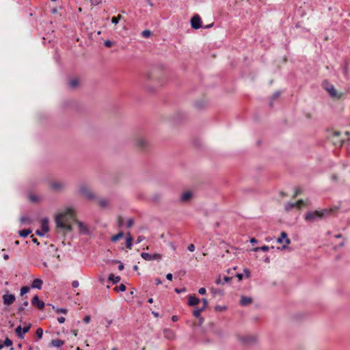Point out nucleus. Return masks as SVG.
I'll use <instances>...</instances> for the list:
<instances>
[{
  "label": "nucleus",
  "instance_id": "f257e3e1",
  "mask_svg": "<svg viewBox=\"0 0 350 350\" xmlns=\"http://www.w3.org/2000/svg\"><path fill=\"white\" fill-rule=\"evenodd\" d=\"M75 211L72 208H67L65 211L59 213L55 217V224L57 228L71 231L72 227L70 221L75 219Z\"/></svg>",
  "mask_w": 350,
  "mask_h": 350
},
{
  "label": "nucleus",
  "instance_id": "f03ea898",
  "mask_svg": "<svg viewBox=\"0 0 350 350\" xmlns=\"http://www.w3.org/2000/svg\"><path fill=\"white\" fill-rule=\"evenodd\" d=\"M334 211L333 208H324L320 211H314L308 212L305 215V220L310 222H313L319 219H322L323 217L330 215Z\"/></svg>",
  "mask_w": 350,
  "mask_h": 350
},
{
  "label": "nucleus",
  "instance_id": "7ed1b4c3",
  "mask_svg": "<svg viewBox=\"0 0 350 350\" xmlns=\"http://www.w3.org/2000/svg\"><path fill=\"white\" fill-rule=\"evenodd\" d=\"M323 88L327 91L331 97L336 98H340L341 97V94L337 92L336 90L332 84L325 81L323 83Z\"/></svg>",
  "mask_w": 350,
  "mask_h": 350
},
{
  "label": "nucleus",
  "instance_id": "20e7f679",
  "mask_svg": "<svg viewBox=\"0 0 350 350\" xmlns=\"http://www.w3.org/2000/svg\"><path fill=\"white\" fill-rule=\"evenodd\" d=\"M141 256L143 259L147 261L154 260H160L161 258V255L160 254H150L146 252H142L141 254Z\"/></svg>",
  "mask_w": 350,
  "mask_h": 350
},
{
  "label": "nucleus",
  "instance_id": "39448f33",
  "mask_svg": "<svg viewBox=\"0 0 350 350\" xmlns=\"http://www.w3.org/2000/svg\"><path fill=\"white\" fill-rule=\"evenodd\" d=\"M191 25L194 29H198L202 27V21L199 15H194L191 19Z\"/></svg>",
  "mask_w": 350,
  "mask_h": 350
},
{
  "label": "nucleus",
  "instance_id": "423d86ee",
  "mask_svg": "<svg viewBox=\"0 0 350 350\" xmlns=\"http://www.w3.org/2000/svg\"><path fill=\"white\" fill-rule=\"evenodd\" d=\"M80 193L88 199L94 198V195L91 192L88 187L85 185H81L79 188Z\"/></svg>",
  "mask_w": 350,
  "mask_h": 350
},
{
  "label": "nucleus",
  "instance_id": "0eeeda50",
  "mask_svg": "<svg viewBox=\"0 0 350 350\" xmlns=\"http://www.w3.org/2000/svg\"><path fill=\"white\" fill-rule=\"evenodd\" d=\"M304 204V201L303 200H299L296 202H288L285 205V209L286 211H289L293 208H300Z\"/></svg>",
  "mask_w": 350,
  "mask_h": 350
},
{
  "label": "nucleus",
  "instance_id": "6e6552de",
  "mask_svg": "<svg viewBox=\"0 0 350 350\" xmlns=\"http://www.w3.org/2000/svg\"><path fill=\"white\" fill-rule=\"evenodd\" d=\"M30 327H31L30 324L27 325V326H25L24 327H22L21 325L18 326L16 328V333L17 336H18V338H20L21 339L24 338L25 334H26L27 332H29Z\"/></svg>",
  "mask_w": 350,
  "mask_h": 350
},
{
  "label": "nucleus",
  "instance_id": "1a4fd4ad",
  "mask_svg": "<svg viewBox=\"0 0 350 350\" xmlns=\"http://www.w3.org/2000/svg\"><path fill=\"white\" fill-rule=\"evenodd\" d=\"M2 299L5 306L12 305L16 300V297L13 294H5L2 296Z\"/></svg>",
  "mask_w": 350,
  "mask_h": 350
},
{
  "label": "nucleus",
  "instance_id": "9d476101",
  "mask_svg": "<svg viewBox=\"0 0 350 350\" xmlns=\"http://www.w3.org/2000/svg\"><path fill=\"white\" fill-rule=\"evenodd\" d=\"M284 240L286 244L282 246V248L285 249L290 244L291 241L288 238L286 232H282L280 234V237L279 238H278V239H277V242L279 243H282Z\"/></svg>",
  "mask_w": 350,
  "mask_h": 350
},
{
  "label": "nucleus",
  "instance_id": "9b49d317",
  "mask_svg": "<svg viewBox=\"0 0 350 350\" xmlns=\"http://www.w3.org/2000/svg\"><path fill=\"white\" fill-rule=\"evenodd\" d=\"M31 304L40 310L44 308L45 304L44 301L40 300L39 297L38 295H35L31 299Z\"/></svg>",
  "mask_w": 350,
  "mask_h": 350
},
{
  "label": "nucleus",
  "instance_id": "f8f14e48",
  "mask_svg": "<svg viewBox=\"0 0 350 350\" xmlns=\"http://www.w3.org/2000/svg\"><path fill=\"white\" fill-rule=\"evenodd\" d=\"M29 305L28 300L27 297L22 299V303L21 306L17 309V314H25L26 312L25 310V307H27Z\"/></svg>",
  "mask_w": 350,
  "mask_h": 350
},
{
  "label": "nucleus",
  "instance_id": "ddd939ff",
  "mask_svg": "<svg viewBox=\"0 0 350 350\" xmlns=\"http://www.w3.org/2000/svg\"><path fill=\"white\" fill-rule=\"evenodd\" d=\"M50 187L52 189L59 191L64 188L65 184L63 182L55 181L50 183Z\"/></svg>",
  "mask_w": 350,
  "mask_h": 350
},
{
  "label": "nucleus",
  "instance_id": "4468645a",
  "mask_svg": "<svg viewBox=\"0 0 350 350\" xmlns=\"http://www.w3.org/2000/svg\"><path fill=\"white\" fill-rule=\"evenodd\" d=\"M3 347H9L10 350H14L12 340H10L8 337H6L3 342L0 340V350H1Z\"/></svg>",
  "mask_w": 350,
  "mask_h": 350
},
{
  "label": "nucleus",
  "instance_id": "2eb2a0df",
  "mask_svg": "<svg viewBox=\"0 0 350 350\" xmlns=\"http://www.w3.org/2000/svg\"><path fill=\"white\" fill-rule=\"evenodd\" d=\"M200 302V299L196 297L195 295H189L188 304L190 306H195L198 304Z\"/></svg>",
  "mask_w": 350,
  "mask_h": 350
},
{
  "label": "nucleus",
  "instance_id": "dca6fc26",
  "mask_svg": "<svg viewBox=\"0 0 350 350\" xmlns=\"http://www.w3.org/2000/svg\"><path fill=\"white\" fill-rule=\"evenodd\" d=\"M42 284L43 281L41 279L36 278L33 280L31 287L33 288L41 289Z\"/></svg>",
  "mask_w": 350,
  "mask_h": 350
},
{
  "label": "nucleus",
  "instance_id": "f3484780",
  "mask_svg": "<svg viewBox=\"0 0 350 350\" xmlns=\"http://www.w3.org/2000/svg\"><path fill=\"white\" fill-rule=\"evenodd\" d=\"M133 239L131 233L128 232L126 234V247L127 249L131 250L132 246H133Z\"/></svg>",
  "mask_w": 350,
  "mask_h": 350
},
{
  "label": "nucleus",
  "instance_id": "a211bd4d",
  "mask_svg": "<svg viewBox=\"0 0 350 350\" xmlns=\"http://www.w3.org/2000/svg\"><path fill=\"white\" fill-rule=\"evenodd\" d=\"M64 345V341L61 339L57 338V339L52 340L51 342H50L49 345L51 347H61Z\"/></svg>",
  "mask_w": 350,
  "mask_h": 350
},
{
  "label": "nucleus",
  "instance_id": "6ab92c4d",
  "mask_svg": "<svg viewBox=\"0 0 350 350\" xmlns=\"http://www.w3.org/2000/svg\"><path fill=\"white\" fill-rule=\"evenodd\" d=\"M41 230L44 233H46L49 230V221L47 219H43L41 221Z\"/></svg>",
  "mask_w": 350,
  "mask_h": 350
},
{
  "label": "nucleus",
  "instance_id": "aec40b11",
  "mask_svg": "<svg viewBox=\"0 0 350 350\" xmlns=\"http://www.w3.org/2000/svg\"><path fill=\"white\" fill-rule=\"evenodd\" d=\"M192 194L190 191H186L182 193L180 196V201L185 202L189 201L191 198Z\"/></svg>",
  "mask_w": 350,
  "mask_h": 350
},
{
  "label": "nucleus",
  "instance_id": "412c9836",
  "mask_svg": "<svg viewBox=\"0 0 350 350\" xmlns=\"http://www.w3.org/2000/svg\"><path fill=\"white\" fill-rule=\"evenodd\" d=\"M252 299L249 297L242 296L240 300V304L243 306H247L251 304Z\"/></svg>",
  "mask_w": 350,
  "mask_h": 350
},
{
  "label": "nucleus",
  "instance_id": "4be33fe9",
  "mask_svg": "<svg viewBox=\"0 0 350 350\" xmlns=\"http://www.w3.org/2000/svg\"><path fill=\"white\" fill-rule=\"evenodd\" d=\"M77 224L78 225L80 232H83L85 234L88 233V228L83 223H82L81 221H77Z\"/></svg>",
  "mask_w": 350,
  "mask_h": 350
},
{
  "label": "nucleus",
  "instance_id": "5701e85b",
  "mask_svg": "<svg viewBox=\"0 0 350 350\" xmlns=\"http://www.w3.org/2000/svg\"><path fill=\"white\" fill-rule=\"evenodd\" d=\"M147 144L146 141L143 138H139L136 139V146L139 148H144Z\"/></svg>",
  "mask_w": 350,
  "mask_h": 350
},
{
  "label": "nucleus",
  "instance_id": "b1692460",
  "mask_svg": "<svg viewBox=\"0 0 350 350\" xmlns=\"http://www.w3.org/2000/svg\"><path fill=\"white\" fill-rule=\"evenodd\" d=\"M243 342L249 344L256 341V338L254 336H246L241 338Z\"/></svg>",
  "mask_w": 350,
  "mask_h": 350
},
{
  "label": "nucleus",
  "instance_id": "393cba45",
  "mask_svg": "<svg viewBox=\"0 0 350 350\" xmlns=\"http://www.w3.org/2000/svg\"><path fill=\"white\" fill-rule=\"evenodd\" d=\"M79 85V81L77 79H72L69 81L68 85L70 88L74 89Z\"/></svg>",
  "mask_w": 350,
  "mask_h": 350
},
{
  "label": "nucleus",
  "instance_id": "a878e982",
  "mask_svg": "<svg viewBox=\"0 0 350 350\" xmlns=\"http://www.w3.org/2000/svg\"><path fill=\"white\" fill-rule=\"evenodd\" d=\"M109 280L111 281L113 284H116L120 282V276H115L113 274L111 273L109 275Z\"/></svg>",
  "mask_w": 350,
  "mask_h": 350
},
{
  "label": "nucleus",
  "instance_id": "bb28decb",
  "mask_svg": "<svg viewBox=\"0 0 350 350\" xmlns=\"http://www.w3.org/2000/svg\"><path fill=\"white\" fill-rule=\"evenodd\" d=\"M123 236H124V233L122 232H120L117 234L112 236L111 238V241L112 242H116L118 240H120Z\"/></svg>",
  "mask_w": 350,
  "mask_h": 350
},
{
  "label": "nucleus",
  "instance_id": "cd10ccee",
  "mask_svg": "<svg viewBox=\"0 0 350 350\" xmlns=\"http://www.w3.org/2000/svg\"><path fill=\"white\" fill-rule=\"evenodd\" d=\"M31 232V230L30 229H23V230L19 231V235L22 237H26Z\"/></svg>",
  "mask_w": 350,
  "mask_h": 350
},
{
  "label": "nucleus",
  "instance_id": "c85d7f7f",
  "mask_svg": "<svg viewBox=\"0 0 350 350\" xmlns=\"http://www.w3.org/2000/svg\"><path fill=\"white\" fill-rule=\"evenodd\" d=\"M204 310V308H197L193 311V315L198 318L200 316L201 312Z\"/></svg>",
  "mask_w": 350,
  "mask_h": 350
},
{
  "label": "nucleus",
  "instance_id": "c756f323",
  "mask_svg": "<svg viewBox=\"0 0 350 350\" xmlns=\"http://www.w3.org/2000/svg\"><path fill=\"white\" fill-rule=\"evenodd\" d=\"M53 309L57 313H63L66 314L68 310L66 308H55L54 306H52Z\"/></svg>",
  "mask_w": 350,
  "mask_h": 350
},
{
  "label": "nucleus",
  "instance_id": "7c9ffc66",
  "mask_svg": "<svg viewBox=\"0 0 350 350\" xmlns=\"http://www.w3.org/2000/svg\"><path fill=\"white\" fill-rule=\"evenodd\" d=\"M98 204L102 208H105L108 206L109 202L106 199H101L98 201Z\"/></svg>",
  "mask_w": 350,
  "mask_h": 350
},
{
  "label": "nucleus",
  "instance_id": "2f4dec72",
  "mask_svg": "<svg viewBox=\"0 0 350 350\" xmlns=\"http://www.w3.org/2000/svg\"><path fill=\"white\" fill-rule=\"evenodd\" d=\"M122 17L120 14H118L117 16H113L111 18V23L115 25H117L119 23V21L122 19Z\"/></svg>",
  "mask_w": 350,
  "mask_h": 350
},
{
  "label": "nucleus",
  "instance_id": "473e14b6",
  "mask_svg": "<svg viewBox=\"0 0 350 350\" xmlns=\"http://www.w3.org/2000/svg\"><path fill=\"white\" fill-rule=\"evenodd\" d=\"M30 288L29 286H23L21 288V295L23 296L25 294L27 293L29 291Z\"/></svg>",
  "mask_w": 350,
  "mask_h": 350
},
{
  "label": "nucleus",
  "instance_id": "72a5a7b5",
  "mask_svg": "<svg viewBox=\"0 0 350 350\" xmlns=\"http://www.w3.org/2000/svg\"><path fill=\"white\" fill-rule=\"evenodd\" d=\"M269 247H268V246H267V245H263V246H262V247H256V248H254V251H255V252H258V251H259V250H262V251H263V252H267V251H268V250H269Z\"/></svg>",
  "mask_w": 350,
  "mask_h": 350
},
{
  "label": "nucleus",
  "instance_id": "f704fd0d",
  "mask_svg": "<svg viewBox=\"0 0 350 350\" xmlns=\"http://www.w3.org/2000/svg\"><path fill=\"white\" fill-rule=\"evenodd\" d=\"M36 336L38 337V339H40L42 336V334H43V330L42 328L39 327L36 329Z\"/></svg>",
  "mask_w": 350,
  "mask_h": 350
},
{
  "label": "nucleus",
  "instance_id": "c9c22d12",
  "mask_svg": "<svg viewBox=\"0 0 350 350\" xmlns=\"http://www.w3.org/2000/svg\"><path fill=\"white\" fill-rule=\"evenodd\" d=\"M21 221L22 223H28L29 224V223H30L31 221H30V219H29V217H27V216H23V217H21Z\"/></svg>",
  "mask_w": 350,
  "mask_h": 350
},
{
  "label": "nucleus",
  "instance_id": "e433bc0d",
  "mask_svg": "<svg viewBox=\"0 0 350 350\" xmlns=\"http://www.w3.org/2000/svg\"><path fill=\"white\" fill-rule=\"evenodd\" d=\"M142 36L144 38H148L151 35V31L150 30H144L142 33Z\"/></svg>",
  "mask_w": 350,
  "mask_h": 350
},
{
  "label": "nucleus",
  "instance_id": "4c0bfd02",
  "mask_svg": "<svg viewBox=\"0 0 350 350\" xmlns=\"http://www.w3.org/2000/svg\"><path fill=\"white\" fill-rule=\"evenodd\" d=\"M118 224L119 227H122L124 225V219L121 216L118 218Z\"/></svg>",
  "mask_w": 350,
  "mask_h": 350
},
{
  "label": "nucleus",
  "instance_id": "58836bf2",
  "mask_svg": "<svg viewBox=\"0 0 350 350\" xmlns=\"http://www.w3.org/2000/svg\"><path fill=\"white\" fill-rule=\"evenodd\" d=\"M113 44V43L109 40H105V45L107 46V47H111L112 46Z\"/></svg>",
  "mask_w": 350,
  "mask_h": 350
},
{
  "label": "nucleus",
  "instance_id": "ea45409f",
  "mask_svg": "<svg viewBox=\"0 0 350 350\" xmlns=\"http://www.w3.org/2000/svg\"><path fill=\"white\" fill-rule=\"evenodd\" d=\"M301 193V190L300 188H296L295 191V193L293 195V198H295L298 195H299Z\"/></svg>",
  "mask_w": 350,
  "mask_h": 350
},
{
  "label": "nucleus",
  "instance_id": "a19ab883",
  "mask_svg": "<svg viewBox=\"0 0 350 350\" xmlns=\"http://www.w3.org/2000/svg\"><path fill=\"white\" fill-rule=\"evenodd\" d=\"M202 301L203 306L201 308H204V310L208 305V300L205 298H203L202 299Z\"/></svg>",
  "mask_w": 350,
  "mask_h": 350
},
{
  "label": "nucleus",
  "instance_id": "79ce46f5",
  "mask_svg": "<svg viewBox=\"0 0 350 350\" xmlns=\"http://www.w3.org/2000/svg\"><path fill=\"white\" fill-rule=\"evenodd\" d=\"M118 288V287L115 288V290H116ZM118 289L120 291H124L126 290V286L123 284H121L119 286H118Z\"/></svg>",
  "mask_w": 350,
  "mask_h": 350
},
{
  "label": "nucleus",
  "instance_id": "37998d69",
  "mask_svg": "<svg viewBox=\"0 0 350 350\" xmlns=\"http://www.w3.org/2000/svg\"><path fill=\"white\" fill-rule=\"evenodd\" d=\"M133 219H129L128 221H127V227L128 228H131L133 225Z\"/></svg>",
  "mask_w": 350,
  "mask_h": 350
},
{
  "label": "nucleus",
  "instance_id": "c03bdc74",
  "mask_svg": "<svg viewBox=\"0 0 350 350\" xmlns=\"http://www.w3.org/2000/svg\"><path fill=\"white\" fill-rule=\"evenodd\" d=\"M90 319H91L90 316V315H87V316H85V317H84V319H83V321H84V323H90Z\"/></svg>",
  "mask_w": 350,
  "mask_h": 350
},
{
  "label": "nucleus",
  "instance_id": "a18cd8bd",
  "mask_svg": "<svg viewBox=\"0 0 350 350\" xmlns=\"http://www.w3.org/2000/svg\"><path fill=\"white\" fill-rule=\"evenodd\" d=\"M206 288H204V287H202L200 288L199 290H198V293L200 294V295H204L206 293Z\"/></svg>",
  "mask_w": 350,
  "mask_h": 350
},
{
  "label": "nucleus",
  "instance_id": "49530a36",
  "mask_svg": "<svg viewBox=\"0 0 350 350\" xmlns=\"http://www.w3.org/2000/svg\"><path fill=\"white\" fill-rule=\"evenodd\" d=\"M187 249L190 252H193L195 250V245L193 244H190L188 245Z\"/></svg>",
  "mask_w": 350,
  "mask_h": 350
},
{
  "label": "nucleus",
  "instance_id": "de8ad7c7",
  "mask_svg": "<svg viewBox=\"0 0 350 350\" xmlns=\"http://www.w3.org/2000/svg\"><path fill=\"white\" fill-rule=\"evenodd\" d=\"M145 239L144 236H139L137 239V243H139Z\"/></svg>",
  "mask_w": 350,
  "mask_h": 350
},
{
  "label": "nucleus",
  "instance_id": "09e8293b",
  "mask_svg": "<svg viewBox=\"0 0 350 350\" xmlns=\"http://www.w3.org/2000/svg\"><path fill=\"white\" fill-rule=\"evenodd\" d=\"M91 1V3L92 5H98L102 0H90Z\"/></svg>",
  "mask_w": 350,
  "mask_h": 350
},
{
  "label": "nucleus",
  "instance_id": "8fccbe9b",
  "mask_svg": "<svg viewBox=\"0 0 350 350\" xmlns=\"http://www.w3.org/2000/svg\"><path fill=\"white\" fill-rule=\"evenodd\" d=\"M79 282H78L77 280H74V281L72 282V286L73 288H77V287H78V286H79Z\"/></svg>",
  "mask_w": 350,
  "mask_h": 350
},
{
  "label": "nucleus",
  "instance_id": "3c124183",
  "mask_svg": "<svg viewBox=\"0 0 350 350\" xmlns=\"http://www.w3.org/2000/svg\"><path fill=\"white\" fill-rule=\"evenodd\" d=\"M57 321L59 323H64L66 321L65 318L64 317H60L57 318Z\"/></svg>",
  "mask_w": 350,
  "mask_h": 350
},
{
  "label": "nucleus",
  "instance_id": "603ef678",
  "mask_svg": "<svg viewBox=\"0 0 350 350\" xmlns=\"http://www.w3.org/2000/svg\"><path fill=\"white\" fill-rule=\"evenodd\" d=\"M29 198H30V200H31L32 202H36V201H38V197H37V196H36L31 195V196H29Z\"/></svg>",
  "mask_w": 350,
  "mask_h": 350
},
{
  "label": "nucleus",
  "instance_id": "864d4df0",
  "mask_svg": "<svg viewBox=\"0 0 350 350\" xmlns=\"http://www.w3.org/2000/svg\"><path fill=\"white\" fill-rule=\"evenodd\" d=\"M36 234L37 235H38V236H44L45 233H44L43 231H42V230H38L36 232Z\"/></svg>",
  "mask_w": 350,
  "mask_h": 350
},
{
  "label": "nucleus",
  "instance_id": "5fc2aeb1",
  "mask_svg": "<svg viewBox=\"0 0 350 350\" xmlns=\"http://www.w3.org/2000/svg\"><path fill=\"white\" fill-rule=\"evenodd\" d=\"M230 280H231V278L226 276V277H224L222 282H224V284L226 282H228Z\"/></svg>",
  "mask_w": 350,
  "mask_h": 350
},
{
  "label": "nucleus",
  "instance_id": "6e6d98bb",
  "mask_svg": "<svg viewBox=\"0 0 350 350\" xmlns=\"http://www.w3.org/2000/svg\"><path fill=\"white\" fill-rule=\"evenodd\" d=\"M172 278H173V275L172 273H169L166 275V278L168 280H172Z\"/></svg>",
  "mask_w": 350,
  "mask_h": 350
},
{
  "label": "nucleus",
  "instance_id": "4d7b16f0",
  "mask_svg": "<svg viewBox=\"0 0 350 350\" xmlns=\"http://www.w3.org/2000/svg\"><path fill=\"white\" fill-rule=\"evenodd\" d=\"M215 309L216 310H223L226 309V307H221V306H215Z\"/></svg>",
  "mask_w": 350,
  "mask_h": 350
},
{
  "label": "nucleus",
  "instance_id": "13d9d810",
  "mask_svg": "<svg viewBox=\"0 0 350 350\" xmlns=\"http://www.w3.org/2000/svg\"><path fill=\"white\" fill-rule=\"evenodd\" d=\"M244 272L245 273L246 276H247V278H249V277L250 276V271H249V269H244Z\"/></svg>",
  "mask_w": 350,
  "mask_h": 350
},
{
  "label": "nucleus",
  "instance_id": "bf43d9fd",
  "mask_svg": "<svg viewBox=\"0 0 350 350\" xmlns=\"http://www.w3.org/2000/svg\"><path fill=\"white\" fill-rule=\"evenodd\" d=\"M175 291L178 293H180L181 292H185V288H183L182 289H178V288H175Z\"/></svg>",
  "mask_w": 350,
  "mask_h": 350
},
{
  "label": "nucleus",
  "instance_id": "052dcab7",
  "mask_svg": "<svg viewBox=\"0 0 350 350\" xmlns=\"http://www.w3.org/2000/svg\"><path fill=\"white\" fill-rule=\"evenodd\" d=\"M237 277L238 278L239 280L241 281L243 279V274L242 273H237Z\"/></svg>",
  "mask_w": 350,
  "mask_h": 350
},
{
  "label": "nucleus",
  "instance_id": "680f3d73",
  "mask_svg": "<svg viewBox=\"0 0 350 350\" xmlns=\"http://www.w3.org/2000/svg\"><path fill=\"white\" fill-rule=\"evenodd\" d=\"M342 143H343V140H340L339 142H334V144L335 145H338V146H342Z\"/></svg>",
  "mask_w": 350,
  "mask_h": 350
},
{
  "label": "nucleus",
  "instance_id": "e2e57ef3",
  "mask_svg": "<svg viewBox=\"0 0 350 350\" xmlns=\"http://www.w3.org/2000/svg\"><path fill=\"white\" fill-rule=\"evenodd\" d=\"M118 269H119L120 271H122V270H123V269H124V265H123V263H122V262H120V265H119V266H118Z\"/></svg>",
  "mask_w": 350,
  "mask_h": 350
},
{
  "label": "nucleus",
  "instance_id": "0e129e2a",
  "mask_svg": "<svg viewBox=\"0 0 350 350\" xmlns=\"http://www.w3.org/2000/svg\"><path fill=\"white\" fill-rule=\"evenodd\" d=\"M155 282H156L157 285H159V284H161V280L159 278H156L155 279Z\"/></svg>",
  "mask_w": 350,
  "mask_h": 350
},
{
  "label": "nucleus",
  "instance_id": "69168bd1",
  "mask_svg": "<svg viewBox=\"0 0 350 350\" xmlns=\"http://www.w3.org/2000/svg\"><path fill=\"white\" fill-rule=\"evenodd\" d=\"M146 2L148 3V4L150 6H151V7H152V6H153V3L152 2V1H151V0H146Z\"/></svg>",
  "mask_w": 350,
  "mask_h": 350
},
{
  "label": "nucleus",
  "instance_id": "338daca9",
  "mask_svg": "<svg viewBox=\"0 0 350 350\" xmlns=\"http://www.w3.org/2000/svg\"><path fill=\"white\" fill-rule=\"evenodd\" d=\"M223 282V280H221L220 278H218V279L216 280V283H217V284H224V282Z\"/></svg>",
  "mask_w": 350,
  "mask_h": 350
},
{
  "label": "nucleus",
  "instance_id": "774afa93",
  "mask_svg": "<svg viewBox=\"0 0 350 350\" xmlns=\"http://www.w3.org/2000/svg\"><path fill=\"white\" fill-rule=\"evenodd\" d=\"M32 241L35 243H36L37 245H39V242L38 241V239H36V238H33L32 239Z\"/></svg>",
  "mask_w": 350,
  "mask_h": 350
}]
</instances>
